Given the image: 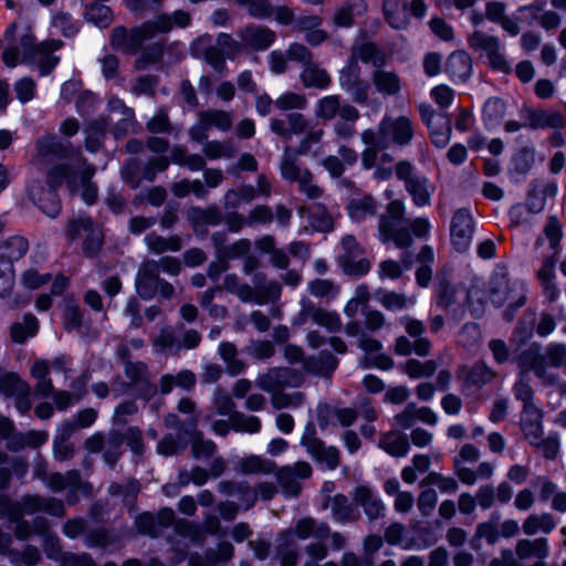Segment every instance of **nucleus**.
<instances>
[{
	"label": "nucleus",
	"instance_id": "nucleus-59",
	"mask_svg": "<svg viewBox=\"0 0 566 566\" xmlns=\"http://www.w3.org/2000/svg\"><path fill=\"white\" fill-rule=\"evenodd\" d=\"M172 160L180 165L186 166L190 170H200L205 166V160L201 156L192 155L186 156V149L184 147H175L171 150Z\"/></svg>",
	"mask_w": 566,
	"mask_h": 566
},
{
	"label": "nucleus",
	"instance_id": "nucleus-16",
	"mask_svg": "<svg viewBox=\"0 0 566 566\" xmlns=\"http://www.w3.org/2000/svg\"><path fill=\"white\" fill-rule=\"evenodd\" d=\"M69 234L72 240L84 238L83 249L87 253H94L102 244V233L93 227L88 218H81L72 222Z\"/></svg>",
	"mask_w": 566,
	"mask_h": 566
},
{
	"label": "nucleus",
	"instance_id": "nucleus-13",
	"mask_svg": "<svg viewBox=\"0 0 566 566\" xmlns=\"http://www.w3.org/2000/svg\"><path fill=\"white\" fill-rule=\"evenodd\" d=\"M281 174L284 179L297 181L300 189L308 198H318L321 196V189L311 182V174L306 169L300 168L292 155L285 151L284 158L281 165Z\"/></svg>",
	"mask_w": 566,
	"mask_h": 566
},
{
	"label": "nucleus",
	"instance_id": "nucleus-9",
	"mask_svg": "<svg viewBox=\"0 0 566 566\" xmlns=\"http://www.w3.org/2000/svg\"><path fill=\"white\" fill-rule=\"evenodd\" d=\"M490 300L496 306L506 305L511 310H516L525 303V286L522 282L511 284L501 277L493 283Z\"/></svg>",
	"mask_w": 566,
	"mask_h": 566
},
{
	"label": "nucleus",
	"instance_id": "nucleus-64",
	"mask_svg": "<svg viewBox=\"0 0 566 566\" xmlns=\"http://www.w3.org/2000/svg\"><path fill=\"white\" fill-rule=\"evenodd\" d=\"M430 96L440 108L446 109L453 103L454 92L448 85L441 84L431 90Z\"/></svg>",
	"mask_w": 566,
	"mask_h": 566
},
{
	"label": "nucleus",
	"instance_id": "nucleus-54",
	"mask_svg": "<svg viewBox=\"0 0 566 566\" xmlns=\"http://www.w3.org/2000/svg\"><path fill=\"white\" fill-rule=\"evenodd\" d=\"M405 369L410 378L417 379L432 376L437 369V365L433 360L421 363L417 359H410L407 361Z\"/></svg>",
	"mask_w": 566,
	"mask_h": 566
},
{
	"label": "nucleus",
	"instance_id": "nucleus-3",
	"mask_svg": "<svg viewBox=\"0 0 566 566\" xmlns=\"http://www.w3.org/2000/svg\"><path fill=\"white\" fill-rule=\"evenodd\" d=\"M62 42L48 40L34 43V36L28 32L21 39V52L18 48H8L2 53L3 63L14 67L20 63L36 64L42 76L48 75L59 63L60 59L53 53L59 50Z\"/></svg>",
	"mask_w": 566,
	"mask_h": 566
},
{
	"label": "nucleus",
	"instance_id": "nucleus-53",
	"mask_svg": "<svg viewBox=\"0 0 566 566\" xmlns=\"http://www.w3.org/2000/svg\"><path fill=\"white\" fill-rule=\"evenodd\" d=\"M544 358V366L546 374H549L546 366V360H548L549 365L553 367L563 368L566 373V347L560 344H552L547 347L546 357ZM551 375L555 376V374L551 373Z\"/></svg>",
	"mask_w": 566,
	"mask_h": 566
},
{
	"label": "nucleus",
	"instance_id": "nucleus-28",
	"mask_svg": "<svg viewBox=\"0 0 566 566\" xmlns=\"http://www.w3.org/2000/svg\"><path fill=\"white\" fill-rule=\"evenodd\" d=\"M371 80L376 91L382 95H396L401 90L400 78L394 72L377 70Z\"/></svg>",
	"mask_w": 566,
	"mask_h": 566
},
{
	"label": "nucleus",
	"instance_id": "nucleus-52",
	"mask_svg": "<svg viewBox=\"0 0 566 566\" xmlns=\"http://www.w3.org/2000/svg\"><path fill=\"white\" fill-rule=\"evenodd\" d=\"M188 218L192 223L195 231L203 233L200 228L203 224H216L218 222V213L214 209L201 210L192 208L188 212Z\"/></svg>",
	"mask_w": 566,
	"mask_h": 566
},
{
	"label": "nucleus",
	"instance_id": "nucleus-57",
	"mask_svg": "<svg viewBox=\"0 0 566 566\" xmlns=\"http://www.w3.org/2000/svg\"><path fill=\"white\" fill-rule=\"evenodd\" d=\"M274 106L280 111L303 109L306 107V98L301 94L289 92L280 95Z\"/></svg>",
	"mask_w": 566,
	"mask_h": 566
},
{
	"label": "nucleus",
	"instance_id": "nucleus-38",
	"mask_svg": "<svg viewBox=\"0 0 566 566\" xmlns=\"http://www.w3.org/2000/svg\"><path fill=\"white\" fill-rule=\"evenodd\" d=\"M242 39L255 49H266L274 41V34L268 29L258 27H248L242 32Z\"/></svg>",
	"mask_w": 566,
	"mask_h": 566
},
{
	"label": "nucleus",
	"instance_id": "nucleus-7",
	"mask_svg": "<svg viewBox=\"0 0 566 566\" xmlns=\"http://www.w3.org/2000/svg\"><path fill=\"white\" fill-rule=\"evenodd\" d=\"M363 248L353 235L347 234L342 239L337 262L346 274L364 275L369 271L370 263L363 256Z\"/></svg>",
	"mask_w": 566,
	"mask_h": 566
},
{
	"label": "nucleus",
	"instance_id": "nucleus-40",
	"mask_svg": "<svg viewBox=\"0 0 566 566\" xmlns=\"http://www.w3.org/2000/svg\"><path fill=\"white\" fill-rule=\"evenodd\" d=\"M31 375L36 379V391L42 396H48L52 389V382L48 378L49 364L45 360H36L31 367Z\"/></svg>",
	"mask_w": 566,
	"mask_h": 566
},
{
	"label": "nucleus",
	"instance_id": "nucleus-8",
	"mask_svg": "<svg viewBox=\"0 0 566 566\" xmlns=\"http://www.w3.org/2000/svg\"><path fill=\"white\" fill-rule=\"evenodd\" d=\"M469 44L473 50L480 51L486 56L492 69L504 73L511 70L509 62L501 52V43L496 36L475 31L470 35Z\"/></svg>",
	"mask_w": 566,
	"mask_h": 566
},
{
	"label": "nucleus",
	"instance_id": "nucleus-26",
	"mask_svg": "<svg viewBox=\"0 0 566 566\" xmlns=\"http://www.w3.org/2000/svg\"><path fill=\"white\" fill-rule=\"evenodd\" d=\"M548 541L544 537H539L534 541L521 539L516 545V555L520 559H527L531 557L545 559L548 556Z\"/></svg>",
	"mask_w": 566,
	"mask_h": 566
},
{
	"label": "nucleus",
	"instance_id": "nucleus-17",
	"mask_svg": "<svg viewBox=\"0 0 566 566\" xmlns=\"http://www.w3.org/2000/svg\"><path fill=\"white\" fill-rule=\"evenodd\" d=\"M307 319H312L313 323L327 328L331 332L340 328L339 316L334 312H327L324 310L315 308L308 300L302 301V310L300 312L297 324H305Z\"/></svg>",
	"mask_w": 566,
	"mask_h": 566
},
{
	"label": "nucleus",
	"instance_id": "nucleus-63",
	"mask_svg": "<svg viewBox=\"0 0 566 566\" xmlns=\"http://www.w3.org/2000/svg\"><path fill=\"white\" fill-rule=\"evenodd\" d=\"M14 284L13 265L10 262H0V297H7Z\"/></svg>",
	"mask_w": 566,
	"mask_h": 566
},
{
	"label": "nucleus",
	"instance_id": "nucleus-47",
	"mask_svg": "<svg viewBox=\"0 0 566 566\" xmlns=\"http://www.w3.org/2000/svg\"><path fill=\"white\" fill-rule=\"evenodd\" d=\"M195 375L188 370L180 371L176 377L166 375L161 378V391L164 394L170 392L175 384L184 389H189L195 385Z\"/></svg>",
	"mask_w": 566,
	"mask_h": 566
},
{
	"label": "nucleus",
	"instance_id": "nucleus-15",
	"mask_svg": "<svg viewBox=\"0 0 566 566\" xmlns=\"http://www.w3.org/2000/svg\"><path fill=\"white\" fill-rule=\"evenodd\" d=\"M227 290L235 293L244 302H254L256 304H264L271 297H277L280 294V285L271 282L268 286V293L262 292L260 289H252L249 285H239L235 276H227L224 280Z\"/></svg>",
	"mask_w": 566,
	"mask_h": 566
},
{
	"label": "nucleus",
	"instance_id": "nucleus-25",
	"mask_svg": "<svg viewBox=\"0 0 566 566\" xmlns=\"http://www.w3.org/2000/svg\"><path fill=\"white\" fill-rule=\"evenodd\" d=\"M171 18L160 15L155 22H147L130 33L133 44H140L145 40L151 39L157 32H167L171 29Z\"/></svg>",
	"mask_w": 566,
	"mask_h": 566
},
{
	"label": "nucleus",
	"instance_id": "nucleus-10",
	"mask_svg": "<svg viewBox=\"0 0 566 566\" xmlns=\"http://www.w3.org/2000/svg\"><path fill=\"white\" fill-rule=\"evenodd\" d=\"M314 427L308 424L301 439V443L306 448L307 453L319 464L333 470L338 465L339 455L334 447H325L321 440L314 436Z\"/></svg>",
	"mask_w": 566,
	"mask_h": 566
},
{
	"label": "nucleus",
	"instance_id": "nucleus-44",
	"mask_svg": "<svg viewBox=\"0 0 566 566\" xmlns=\"http://www.w3.org/2000/svg\"><path fill=\"white\" fill-rule=\"evenodd\" d=\"M231 428L239 432L256 433L261 429V421L255 416L234 412L231 415Z\"/></svg>",
	"mask_w": 566,
	"mask_h": 566
},
{
	"label": "nucleus",
	"instance_id": "nucleus-48",
	"mask_svg": "<svg viewBox=\"0 0 566 566\" xmlns=\"http://www.w3.org/2000/svg\"><path fill=\"white\" fill-rule=\"evenodd\" d=\"M353 56L361 60L364 63H371L373 65L380 66L385 63V56L373 43H365L356 48Z\"/></svg>",
	"mask_w": 566,
	"mask_h": 566
},
{
	"label": "nucleus",
	"instance_id": "nucleus-49",
	"mask_svg": "<svg viewBox=\"0 0 566 566\" xmlns=\"http://www.w3.org/2000/svg\"><path fill=\"white\" fill-rule=\"evenodd\" d=\"M241 471L244 473H271L275 469L273 461L251 455L241 462Z\"/></svg>",
	"mask_w": 566,
	"mask_h": 566
},
{
	"label": "nucleus",
	"instance_id": "nucleus-29",
	"mask_svg": "<svg viewBox=\"0 0 566 566\" xmlns=\"http://www.w3.org/2000/svg\"><path fill=\"white\" fill-rule=\"evenodd\" d=\"M522 527L528 536L538 533L549 534L556 527V522L549 513L531 514L526 517Z\"/></svg>",
	"mask_w": 566,
	"mask_h": 566
},
{
	"label": "nucleus",
	"instance_id": "nucleus-37",
	"mask_svg": "<svg viewBox=\"0 0 566 566\" xmlns=\"http://www.w3.org/2000/svg\"><path fill=\"white\" fill-rule=\"evenodd\" d=\"M327 506L331 507L335 520L339 522L353 521L358 517L359 513L354 509L343 494H336L332 497Z\"/></svg>",
	"mask_w": 566,
	"mask_h": 566
},
{
	"label": "nucleus",
	"instance_id": "nucleus-56",
	"mask_svg": "<svg viewBox=\"0 0 566 566\" xmlns=\"http://www.w3.org/2000/svg\"><path fill=\"white\" fill-rule=\"evenodd\" d=\"M13 90L17 99L21 104H25L35 97L36 83L31 77H22L14 83Z\"/></svg>",
	"mask_w": 566,
	"mask_h": 566
},
{
	"label": "nucleus",
	"instance_id": "nucleus-58",
	"mask_svg": "<svg viewBox=\"0 0 566 566\" xmlns=\"http://www.w3.org/2000/svg\"><path fill=\"white\" fill-rule=\"evenodd\" d=\"M405 527L402 524L394 523L385 532L386 541L391 545H399L403 549L416 548V545L411 539L403 537Z\"/></svg>",
	"mask_w": 566,
	"mask_h": 566
},
{
	"label": "nucleus",
	"instance_id": "nucleus-20",
	"mask_svg": "<svg viewBox=\"0 0 566 566\" xmlns=\"http://www.w3.org/2000/svg\"><path fill=\"white\" fill-rule=\"evenodd\" d=\"M358 346L366 353V357L361 361L363 367H376L382 370H388L392 367V359L389 356L379 353L381 344L378 340L361 337Z\"/></svg>",
	"mask_w": 566,
	"mask_h": 566
},
{
	"label": "nucleus",
	"instance_id": "nucleus-2",
	"mask_svg": "<svg viewBox=\"0 0 566 566\" xmlns=\"http://www.w3.org/2000/svg\"><path fill=\"white\" fill-rule=\"evenodd\" d=\"M413 125L407 116H385L377 130L366 129L361 134L367 149L363 153V165L369 169L376 165L377 148H386L389 145L405 146L413 137Z\"/></svg>",
	"mask_w": 566,
	"mask_h": 566
},
{
	"label": "nucleus",
	"instance_id": "nucleus-61",
	"mask_svg": "<svg viewBox=\"0 0 566 566\" xmlns=\"http://www.w3.org/2000/svg\"><path fill=\"white\" fill-rule=\"evenodd\" d=\"M360 81V69L357 60L352 55L347 65L340 71L339 84L342 88L353 86L355 83Z\"/></svg>",
	"mask_w": 566,
	"mask_h": 566
},
{
	"label": "nucleus",
	"instance_id": "nucleus-50",
	"mask_svg": "<svg viewBox=\"0 0 566 566\" xmlns=\"http://www.w3.org/2000/svg\"><path fill=\"white\" fill-rule=\"evenodd\" d=\"M338 109L339 97L337 95H328L317 101L315 114L318 118L329 120L335 117Z\"/></svg>",
	"mask_w": 566,
	"mask_h": 566
},
{
	"label": "nucleus",
	"instance_id": "nucleus-6",
	"mask_svg": "<svg viewBox=\"0 0 566 566\" xmlns=\"http://www.w3.org/2000/svg\"><path fill=\"white\" fill-rule=\"evenodd\" d=\"M389 218L381 219L379 223V238L384 243L392 242L397 248L403 249L411 244L407 230L399 229L396 222L403 216L405 207L399 200H394L387 208Z\"/></svg>",
	"mask_w": 566,
	"mask_h": 566
},
{
	"label": "nucleus",
	"instance_id": "nucleus-42",
	"mask_svg": "<svg viewBox=\"0 0 566 566\" xmlns=\"http://www.w3.org/2000/svg\"><path fill=\"white\" fill-rule=\"evenodd\" d=\"M301 76L303 84L306 87L315 86L318 88H326L331 81L326 71L315 65L306 66Z\"/></svg>",
	"mask_w": 566,
	"mask_h": 566
},
{
	"label": "nucleus",
	"instance_id": "nucleus-32",
	"mask_svg": "<svg viewBox=\"0 0 566 566\" xmlns=\"http://www.w3.org/2000/svg\"><path fill=\"white\" fill-rule=\"evenodd\" d=\"M39 321L32 314H25L20 322H15L11 326L10 335L14 343L22 344L28 338L38 334Z\"/></svg>",
	"mask_w": 566,
	"mask_h": 566
},
{
	"label": "nucleus",
	"instance_id": "nucleus-5",
	"mask_svg": "<svg viewBox=\"0 0 566 566\" xmlns=\"http://www.w3.org/2000/svg\"><path fill=\"white\" fill-rule=\"evenodd\" d=\"M287 369H274L258 379V386L261 389L272 392V405L276 409L296 407L302 401V396L298 392L290 396L277 390L283 386H296L298 384L297 379L287 380Z\"/></svg>",
	"mask_w": 566,
	"mask_h": 566
},
{
	"label": "nucleus",
	"instance_id": "nucleus-33",
	"mask_svg": "<svg viewBox=\"0 0 566 566\" xmlns=\"http://www.w3.org/2000/svg\"><path fill=\"white\" fill-rule=\"evenodd\" d=\"M4 382L9 387V389L7 390L8 395H12V396L19 395L20 396L17 400V409L21 413L27 412L31 407V402L29 399V395H30L29 385L25 381L18 378L15 375L8 376L4 379Z\"/></svg>",
	"mask_w": 566,
	"mask_h": 566
},
{
	"label": "nucleus",
	"instance_id": "nucleus-11",
	"mask_svg": "<svg viewBox=\"0 0 566 566\" xmlns=\"http://www.w3.org/2000/svg\"><path fill=\"white\" fill-rule=\"evenodd\" d=\"M216 127L221 132H227L232 126V115L224 111L201 112L199 122L190 128V136L196 142H203L208 138L207 130Z\"/></svg>",
	"mask_w": 566,
	"mask_h": 566
},
{
	"label": "nucleus",
	"instance_id": "nucleus-30",
	"mask_svg": "<svg viewBox=\"0 0 566 566\" xmlns=\"http://www.w3.org/2000/svg\"><path fill=\"white\" fill-rule=\"evenodd\" d=\"M471 60L464 52L452 53L447 61V72L453 81H464L471 74Z\"/></svg>",
	"mask_w": 566,
	"mask_h": 566
},
{
	"label": "nucleus",
	"instance_id": "nucleus-12",
	"mask_svg": "<svg viewBox=\"0 0 566 566\" xmlns=\"http://www.w3.org/2000/svg\"><path fill=\"white\" fill-rule=\"evenodd\" d=\"M312 468L307 462L301 461L293 465L281 468L276 478L283 492L289 496H296L301 491V480L310 478Z\"/></svg>",
	"mask_w": 566,
	"mask_h": 566
},
{
	"label": "nucleus",
	"instance_id": "nucleus-39",
	"mask_svg": "<svg viewBox=\"0 0 566 566\" xmlns=\"http://www.w3.org/2000/svg\"><path fill=\"white\" fill-rule=\"evenodd\" d=\"M328 532L329 528L326 524L317 525L312 518H303L295 526V534L300 539H306L310 536L322 539L328 535Z\"/></svg>",
	"mask_w": 566,
	"mask_h": 566
},
{
	"label": "nucleus",
	"instance_id": "nucleus-24",
	"mask_svg": "<svg viewBox=\"0 0 566 566\" xmlns=\"http://www.w3.org/2000/svg\"><path fill=\"white\" fill-rule=\"evenodd\" d=\"M406 189L412 197L416 206L424 207L430 205L434 187L427 178L421 176L408 179Z\"/></svg>",
	"mask_w": 566,
	"mask_h": 566
},
{
	"label": "nucleus",
	"instance_id": "nucleus-43",
	"mask_svg": "<svg viewBox=\"0 0 566 566\" xmlns=\"http://www.w3.org/2000/svg\"><path fill=\"white\" fill-rule=\"evenodd\" d=\"M146 244L155 253L166 251H178L181 248V241L177 237L163 238L157 234H148L145 238Z\"/></svg>",
	"mask_w": 566,
	"mask_h": 566
},
{
	"label": "nucleus",
	"instance_id": "nucleus-14",
	"mask_svg": "<svg viewBox=\"0 0 566 566\" xmlns=\"http://www.w3.org/2000/svg\"><path fill=\"white\" fill-rule=\"evenodd\" d=\"M451 241L455 250L465 251L473 237V219L465 209L458 210L451 221Z\"/></svg>",
	"mask_w": 566,
	"mask_h": 566
},
{
	"label": "nucleus",
	"instance_id": "nucleus-35",
	"mask_svg": "<svg viewBox=\"0 0 566 566\" xmlns=\"http://www.w3.org/2000/svg\"><path fill=\"white\" fill-rule=\"evenodd\" d=\"M28 250V242L22 237H13L0 244V262H10L21 259Z\"/></svg>",
	"mask_w": 566,
	"mask_h": 566
},
{
	"label": "nucleus",
	"instance_id": "nucleus-27",
	"mask_svg": "<svg viewBox=\"0 0 566 566\" xmlns=\"http://www.w3.org/2000/svg\"><path fill=\"white\" fill-rule=\"evenodd\" d=\"M384 12L390 27L395 29L407 27L409 19L405 0H385Z\"/></svg>",
	"mask_w": 566,
	"mask_h": 566
},
{
	"label": "nucleus",
	"instance_id": "nucleus-36",
	"mask_svg": "<svg viewBox=\"0 0 566 566\" xmlns=\"http://www.w3.org/2000/svg\"><path fill=\"white\" fill-rule=\"evenodd\" d=\"M380 448L394 457H403L409 451V443L406 436L392 431L382 437Z\"/></svg>",
	"mask_w": 566,
	"mask_h": 566
},
{
	"label": "nucleus",
	"instance_id": "nucleus-18",
	"mask_svg": "<svg viewBox=\"0 0 566 566\" xmlns=\"http://www.w3.org/2000/svg\"><path fill=\"white\" fill-rule=\"evenodd\" d=\"M158 264L153 261L145 262L136 277V290L143 298H151L159 287Z\"/></svg>",
	"mask_w": 566,
	"mask_h": 566
},
{
	"label": "nucleus",
	"instance_id": "nucleus-46",
	"mask_svg": "<svg viewBox=\"0 0 566 566\" xmlns=\"http://www.w3.org/2000/svg\"><path fill=\"white\" fill-rule=\"evenodd\" d=\"M219 353L224 363L227 364L228 373L232 376L241 374L244 369V364L235 358V347L230 343H221Z\"/></svg>",
	"mask_w": 566,
	"mask_h": 566
},
{
	"label": "nucleus",
	"instance_id": "nucleus-22",
	"mask_svg": "<svg viewBox=\"0 0 566 566\" xmlns=\"http://www.w3.org/2000/svg\"><path fill=\"white\" fill-rule=\"evenodd\" d=\"M354 500L355 502L363 506L366 515L369 518H377L381 515H384L385 512V505L377 495L376 492H374L368 486L361 485L358 486L355 490L354 493Z\"/></svg>",
	"mask_w": 566,
	"mask_h": 566
},
{
	"label": "nucleus",
	"instance_id": "nucleus-1",
	"mask_svg": "<svg viewBox=\"0 0 566 566\" xmlns=\"http://www.w3.org/2000/svg\"><path fill=\"white\" fill-rule=\"evenodd\" d=\"M95 170L82 159H76L72 165L56 166L48 175L45 182L32 180L28 185L30 199L49 217L60 213L61 205L56 188L65 181L73 193H78L82 199L91 205L97 196L96 187L91 182Z\"/></svg>",
	"mask_w": 566,
	"mask_h": 566
},
{
	"label": "nucleus",
	"instance_id": "nucleus-55",
	"mask_svg": "<svg viewBox=\"0 0 566 566\" xmlns=\"http://www.w3.org/2000/svg\"><path fill=\"white\" fill-rule=\"evenodd\" d=\"M86 18L98 28H105L111 23L112 11L107 6L101 3L91 4L85 12Z\"/></svg>",
	"mask_w": 566,
	"mask_h": 566
},
{
	"label": "nucleus",
	"instance_id": "nucleus-34",
	"mask_svg": "<svg viewBox=\"0 0 566 566\" xmlns=\"http://www.w3.org/2000/svg\"><path fill=\"white\" fill-rule=\"evenodd\" d=\"M75 428L72 423L65 422L59 427L54 439V455L59 460H65L73 454V448L69 443V439Z\"/></svg>",
	"mask_w": 566,
	"mask_h": 566
},
{
	"label": "nucleus",
	"instance_id": "nucleus-21",
	"mask_svg": "<svg viewBox=\"0 0 566 566\" xmlns=\"http://www.w3.org/2000/svg\"><path fill=\"white\" fill-rule=\"evenodd\" d=\"M518 12L528 24L537 21L538 24L546 30L556 29L560 24L559 14L552 10H544L543 4L539 3L523 6L518 9Z\"/></svg>",
	"mask_w": 566,
	"mask_h": 566
},
{
	"label": "nucleus",
	"instance_id": "nucleus-31",
	"mask_svg": "<svg viewBox=\"0 0 566 566\" xmlns=\"http://www.w3.org/2000/svg\"><path fill=\"white\" fill-rule=\"evenodd\" d=\"M375 200L366 195L354 197L347 206L349 218L355 222L371 217L375 213Z\"/></svg>",
	"mask_w": 566,
	"mask_h": 566
},
{
	"label": "nucleus",
	"instance_id": "nucleus-41",
	"mask_svg": "<svg viewBox=\"0 0 566 566\" xmlns=\"http://www.w3.org/2000/svg\"><path fill=\"white\" fill-rule=\"evenodd\" d=\"M401 262L403 264V268L400 265V263L394 260L382 261L378 266L379 277L381 280H397L398 277H400L403 272V269L408 270L411 266V260L407 254L402 256Z\"/></svg>",
	"mask_w": 566,
	"mask_h": 566
},
{
	"label": "nucleus",
	"instance_id": "nucleus-62",
	"mask_svg": "<svg viewBox=\"0 0 566 566\" xmlns=\"http://www.w3.org/2000/svg\"><path fill=\"white\" fill-rule=\"evenodd\" d=\"M258 247L268 253H272L271 261L274 266L284 269L289 264V259L282 251H274V242L270 237L262 238L258 241Z\"/></svg>",
	"mask_w": 566,
	"mask_h": 566
},
{
	"label": "nucleus",
	"instance_id": "nucleus-45",
	"mask_svg": "<svg viewBox=\"0 0 566 566\" xmlns=\"http://www.w3.org/2000/svg\"><path fill=\"white\" fill-rule=\"evenodd\" d=\"M436 124H433L431 127H429L430 136L432 143L439 147L443 148L448 145L451 138V126L449 123V119L447 117L444 118H437Z\"/></svg>",
	"mask_w": 566,
	"mask_h": 566
},
{
	"label": "nucleus",
	"instance_id": "nucleus-23",
	"mask_svg": "<svg viewBox=\"0 0 566 566\" xmlns=\"http://www.w3.org/2000/svg\"><path fill=\"white\" fill-rule=\"evenodd\" d=\"M271 130L280 136L290 138L292 135H298L306 128V120L303 115L290 114L286 119H272Z\"/></svg>",
	"mask_w": 566,
	"mask_h": 566
},
{
	"label": "nucleus",
	"instance_id": "nucleus-51",
	"mask_svg": "<svg viewBox=\"0 0 566 566\" xmlns=\"http://www.w3.org/2000/svg\"><path fill=\"white\" fill-rule=\"evenodd\" d=\"M377 301L387 310L395 311L401 310L409 304H413V298H407L406 296L394 293V292H379L376 294Z\"/></svg>",
	"mask_w": 566,
	"mask_h": 566
},
{
	"label": "nucleus",
	"instance_id": "nucleus-60",
	"mask_svg": "<svg viewBox=\"0 0 566 566\" xmlns=\"http://www.w3.org/2000/svg\"><path fill=\"white\" fill-rule=\"evenodd\" d=\"M495 374L484 364H476L468 374L467 381L470 385L481 387L494 378Z\"/></svg>",
	"mask_w": 566,
	"mask_h": 566
},
{
	"label": "nucleus",
	"instance_id": "nucleus-4",
	"mask_svg": "<svg viewBox=\"0 0 566 566\" xmlns=\"http://www.w3.org/2000/svg\"><path fill=\"white\" fill-rule=\"evenodd\" d=\"M518 379L513 388L514 396L517 400L523 402V408L527 406L536 407L533 403V389L527 382L530 371H534V374L546 384H555L557 377L546 374L544 358L534 349L526 350L522 354L518 359Z\"/></svg>",
	"mask_w": 566,
	"mask_h": 566
},
{
	"label": "nucleus",
	"instance_id": "nucleus-19",
	"mask_svg": "<svg viewBox=\"0 0 566 566\" xmlns=\"http://www.w3.org/2000/svg\"><path fill=\"white\" fill-rule=\"evenodd\" d=\"M542 411L537 407L523 408L521 416V429L525 438L534 447H539L543 436Z\"/></svg>",
	"mask_w": 566,
	"mask_h": 566
}]
</instances>
